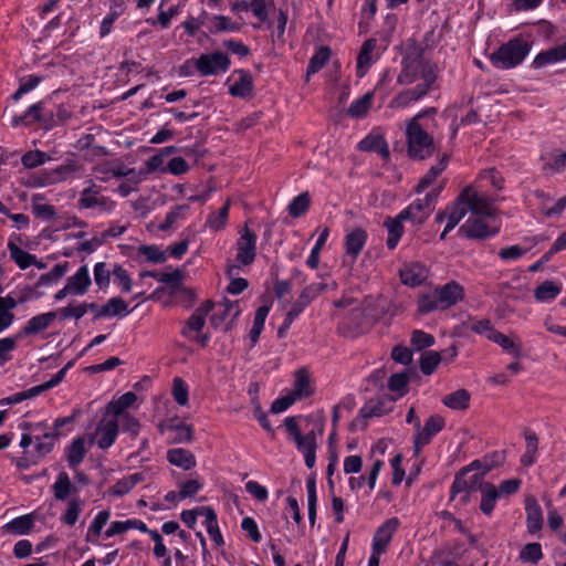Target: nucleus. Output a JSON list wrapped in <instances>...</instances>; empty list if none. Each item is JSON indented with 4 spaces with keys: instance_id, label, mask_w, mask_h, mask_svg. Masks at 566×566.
Returning <instances> with one entry per match:
<instances>
[{
    "instance_id": "052dcab7",
    "label": "nucleus",
    "mask_w": 566,
    "mask_h": 566,
    "mask_svg": "<svg viewBox=\"0 0 566 566\" xmlns=\"http://www.w3.org/2000/svg\"><path fill=\"white\" fill-rule=\"evenodd\" d=\"M441 360L440 354L434 350L424 352L421 355L420 368L424 375H430L434 371Z\"/></svg>"
},
{
    "instance_id": "680f3d73",
    "label": "nucleus",
    "mask_w": 566,
    "mask_h": 566,
    "mask_svg": "<svg viewBox=\"0 0 566 566\" xmlns=\"http://www.w3.org/2000/svg\"><path fill=\"white\" fill-rule=\"evenodd\" d=\"M310 206V196L306 192H303L296 196L287 207L289 213L292 217H301Z\"/></svg>"
},
{
    "instance_id": "a19ab883",
    "label": "nucleus",
    "mask_w": 566,
    "mask_h": 566,
    "mask_svg": "<svg viewBox=\"0 0 566 566\" xmlns=\"http://www.w3.org/2000/svg\"><path fill=\"white\" fill-rule=\"evenodd\" d=\"M67 270V262L55 264L50 272L39 277L36 286H48L57 283L66 274Z\"/></svg>"
},
{
    "instance_id": "ddd939ff",
    "label": "nucleus",
    "mask_w": 566,
    "mask_h": 566,
    "mask_svg": "<svg viewBox=\"0 0 566 566\" xmlns=\"http://www.w3.org/2000/svg\"><path fill=\"white\" fill-rule=\"evenodd\" d=\"M73 365V361H69L62 369H60L52 378L41 385L34 386L24 391L11 395V401L13 405L20 403L27 399L34 398L42 392L56 387L65 377L66 370Z\"/></svg>"
},
{
    "instance_id": "cd10ccee",
    "label": "nucleus",
    "mask_w": 566,
    "mask_h": 566,
    "mask_svg": "<svg viewBox=\"0 0 566 566\" xmlns=\"http://www.w3.org/2000/svg\"><path fill=\"white\" fill-rule=\"evenodd\" d=\"M390 400L382 398L369 399L359 410L363 418L381 417L391 410Z\"/></svg>"
},
{
    "instance_id": "09e8293b",
    "label": "nucleus",
    "mask_w": 566,
    "mask_h": 566,
    "mask_svg": "<svg viewBox=\"0 0 566 566\" xmlns=\"http://www.w3.org/2000/svg\"><path fill=\"white\" fill-rule=\"evenodd\" d=\"M229 208H230V202L227 201L223 205V207H221L217 212L210 213L206 221V226L214 231H219V230L223 229L228 221Z\"/></svg>"
},
{
    "instance_id": "7ed1b4c3",
    "label": "nucleus",
    "mask_w": 566,
    "mask_h": 566,
    "mask_svg": "<svg viewBox=\"0 0 566 566\" xmlns=\"http://www.w3.org/2000/svg\"><path fill=\"white\" fill-rule=\"evenodd\" d=\"M428 113H436V109L419 112L407 124L408 154L413 159L423 160L434 153L433 138L419 124L420 118Z\"/></svg>"
},
{
    "instance_id": "c756f323",
    "label": "nucleus",
    "mask_w": 566,
    "mask_h": 566,
    "mask_svg": "<svg viewBox=\"0 0 566 566\" xmlns=\"http://www.w3.org/2000/svg\"><path fill=\"white\" fill-rule=\"evenodd\" d=\"M480 509L483 512V514L491 515L495 507L496 501L500 499L497 489L495 485L491 483H484L483 485H480Z\"/></svg>"
},
{
    "instance_id": "e2e57ef3",
    "label": "nucleus",
    "mask_w": 566,
    "mask_h": 566,
    "mask_svg": "<svg viewBox=\"0 0 566 566\" xmlns=\"http://www.w3.org/2000/svg\"><path fill=\"white\" fill-rule=\"evenodd\" d=\"M82 509H83L82 501H80L77 499H72L69 502L67 509L62 516V521L70 526L74 525L78 520V515L82 512Z\"/></svg>"
},
{
    "instance_id": "79ce46f5",
    "label": "nucleus",
    "mask_w": 566,
    "mask_h": 566,
    "mask_svg": "<svg viewBox=\"0 0 566 566\" xmlns=\"http://www.w3.org/2000/svg\"><path fill=\"white\" fill-rule=\"evenodd\" d=\"M336 282H332L331 284L325 282H318V283H312L307 285L300 294V298L305 302L307 305L318 297L323 292L326 290H335L336 289Z\"/></svg>"
},
{
    "instance_id": "bf43d9fd",
    "label": "nucleus",
    "mask_w": 566,
    "mask_h": 566,
    "mask_svg": "<svg viewBox=\"0 0 566 566\" xmlns=\"http://www.w3.org/2000/svg\"><path fill=\"white\" fill-rule=\"evenodd\" d=\"M168 431L172 434L174 442H187L192 440V429L186 423H177L167 427Z\"/></svg>"
},
{
    "instance_id": "f03ea898",
    "label": "nucleus",
    "mask_w": 566,
    "mask_h": 566,
    "mask_svg": "<svg viewBox=\"0 0 566 566\" xmlns=\"http://www.w3.org/2000/svg\"><path fill=\"white\" fill-rule=\"evenodd\" d=\"M464 297L463 287L455 281L422 294L418 300V311L428 314L433 311H444L461 302Z\"/></svg>"
},
{
    "instance_id": "8fccbe9b",
    "label": "nucleus",
    "mask_w": 566,
    "mask_h": 566,
    "mask_svg": "<svg viewBox=\"0 0 566 566\" xmlns=\"http://www.w3.org/2000/svg\"><path fill=\"white\" fill-rule=\"evenodd\" d=\"M206 511V528L210 536V538L216 543V545L221 546L223 545V537L221 535L220 528L218 526L217 521V514L216 512L211 510H205Z\"/></svg>"
},
{
    "instance_id": "6ab92c4d",
    "label": "nucleus",
    "mask_w": 566,
    "mask_h": 566,
    "mask_svg": "<svg viewBox=\"0 0 566 566\" xmlns=\"http://www.w3.org/2000/svg\"><path fill=\"white\" fill-rule=\"evenodd\" d=\"M239 314L240 310L237 302L223 300L217 304L216 311L210 318V323L214 328L224 326V331H228L230 325L224 324L227 318L230 315H232V318H235Z\"/></svg>"
},
{
    "instance_id": "412c9836",
    "label": "nucleus",
    "mask_w": 566,
    "mask_h": 566,
    "mask_svg": "<svg viewBox=\"0 0 566 566\" xmlns=\"http://www.w3.org/2000/svg\"><path fill=\"white\" fill-rule=\"evenodd\" d=\"M367 240V233L361 228H355L347 232L345 237V250L352 261H356Z\"/></svg>"
},
{
    "instance_id": "473e14b6",
    "label": "nucleus",
    "mask_w": 566,
    "mask_h": 566,
    "mask_svg": "<svg viewBox=\"0 0 566 566\" xmlns=\"http://www.w3.org/2000/svg\"><path fill=\"white\" fill-rule=\"evenodd\" d=\"M358 147L364 151H376L381 155L382 158L389 157L388 145L385 139L378 135H369L365 137L359 142Z\"/></svg>"
},
{
    "instance_id": "393cba45",
    "label": "nucleus",
    "mask_w": 566,
    "mask_h": 566,
    "mask_svg": "<svg viewBox=\"0 0 566 566\" xmlns=\"http://www.w3.org/2000/svg\"><path fill=\"white\" fill-rule=\"evenodd\" d=\"M566 60V43L548 49L536 55L533 65L536 69Z\"/></svg>"
},
{
    "instance_id": "aec40b11",
    "label": "nucleus",
    "mask_w": 566,
    "mask_h": 566,
    "mask_svg": "<svg viewBox=\"0 0 566 566\" xmlns=\"http://www.w3.org/2000/svg\"><path fill=\"white\" fill-rule=\"evenodd\" d=\"M399 274L405 285L415 287L421 285L427 280L428 270L421 263H410L405 265Z\"/></svg>"
},
{
    "instance_id": "2eb2a0df",
    "label": "nucleus",
    "mask_w": 566,
    "mask_h": 566,
    "mask_svg": "<svg viewBox=\"0 0 566 566\" xmlns=\"http://www.w3.org/2000/svg\"><path fill=\"white\" fill-rule=\"evenodd\" d=\"M230 60L222 52L202 54L197 61V70L202 75H213L219 72H226L229 69Z\"/></svg>"
},
{
    "instance_id": "f8f14e48",
    "label": "nucleus",
    "mask_w": 566,
    "mask_h": 566,
    "mask_svg": "<svg viewBox=\"0 0 566 566\" xmlns=\"http://www.w3.org/2000/svg\"><path fill=\"white\" fill-rule=\"evenodd\" d=\"M33 123H39L45 128H50L53 125V113L45 111L41 102L31 105L21 116L13 117L11 125L12 127H18Z\"/></svg>"
},
{
    "instance_id": "49530a36",
    "label": "nucleus",
    "mask_w": 566,
    "mask_h": 566,
    "mask_svg": "<svg viewBox=\"0 0 566 566\" xmlns=\"http://www.w3.org/2000/svg\"><path fill=\"white\" fill-rule=\"evenodd\" d=\"M143 479L142 473H134L128 476H124L112 486V493L119 496L125 495L142 482Z\"/></svg>"
},
{
    "instance_id": "a18cd8bd",
    "label": "nucleus",
    "mask_w": 566,
    "mask_h": 566,
    "mask_svg": "<svg viewBox=\"0 0 566 566\" xmlns=\"http://www.w3.org/2000/svg\"><path fill=\"white\" fill-rule=\"evenodd\" d=\"M312 392L311 386H310V378L304 369H298L295 373V380H294V389L292 394L296 397V399H302L305 397H308Z\"/></svg>"
},
{
    "instance_id": "a211bd4d",
    "label": "nucleus",
    "mask_w": 566,
    "mask_h": 566,
    "mask_svg": "<svg viewBox=\"0 0 566 566\" xmlns=\"http://www.w3.org/2000/svg\"><path fill=\"white\" fill-rule=\"evenodd\" d=\"M56 316L57 313L52 311L31 317L18 333L17 337L21 338L45 331L53 323Z\"/></svg>"
},
{
    "instance_id": "9d476101",
    "label": "nucleus",
    "mask_w": 566,
    "mask_h": 566,
    "mask_svg": "<svg viewBox=\"0 0 566 566\" xmlns=\"http://www.w3.org/2000/svg\"><path fill=\"white\" fill-rule=\"evenodd\" d=\"M87 186L80 192L77 206L81 209H95L98 213H111L116 203L102 195V188L88 180Z\"/></svg>"
},
{
    "instance_id": "6e6552de",
    "label": "nucleus",
    "mask_w": 566,
    "mask_h": 566,
    "mask_svg": "<svg viewBox=\"0 0 566 566\" xmlns=\"http://www.w3.org/2000/svg\"><path fill=\"white\" fill-rule=\"evenodd\" d=\"M459 202L467 208L470 216H486L493 218L497 216V209L491 198L476 191L472 186H467L459 195Z\"/></svg>"
},
{
    "instance_id": "58836bf2",
    "label": "nucleus",
    "mask_w": 566,
    "mask_h": 566,
    "mask_svg": "<svg viewBox=\"0 0 566 566\" xmlns=\"http://www.w3.org/2000/svg\"><path fill=\"white\" fill-rule=\"evenodd\" d=\"M3 527L10 534L24 535L32 530L33 517L30 514L22 515L8 522Z\"/></svg>"
},
{
    "instance_id": "4c0bfd02",
    "label": "nucleus",
    "mask_w": 566,
    "mask_h": 566,
    "mask_svg": "<svg viewBox=\"0 0 566 566\" xmlns=\"http://www.w3.org/2000/svg\"><path fill=\"white\" fill-rule=\"evenodd\" d=\"M470 394L465 389H458L454 392L446 395L442 402L448 408L463 410L469 407Z\"/></svg>"
},
{
    "instance_id": "864d4df0",
    "label": "nucleus",
    "mask_w": 566,
    "mask_h": 566,
    "mask_svg": "<svg viewBox=\"0 0 566 566\" xmlns=\"http://www.w3.org/2000/svg\"><path fill=\"white\" fill-rule=\"evenodd\" d=\"M522 563L537 564L543 558V551L539 543H528L520 552Z\"/></svg>"
},
{
    "instance_id": "4468645a",
    "label": "nucleus",
    "mask_w": 566,
    "mask_h": 566,
    "mask_svg": "<svg viewBox=\"0 0 566 566\" xmlns=\"http://www.w3.org/2000/svg\"><path fill=\"white\" fill-rule=\"evenodd\" d=\"M444 427V420L440 416H431L428 418L423 427H419L416 431L413 448L415 452L418 454L421 449L427 446L433 436L440 432Z\"/></svg>"
},
{
    "instance_id": "c9c22d12",
    "label": "nucleus",
    "mask_w": 566,
    "mask_h": 566,
    "mask_svg": "<svg viewBox=\"0 0 566 566\" xmlns=\"http://www.w3.org/2000/svg\"><path fill=\"white\" fill-rule=\"evenodd\" d=\"M374 101V93L367 92L361 97L355 99L348 107L347 114L353 118H363L367 115Z\"/></svg>"
},
{
    "instance_id": "de8ad7c7",
    "label": "nucleus",
    "mask_w": 566,
    "mask_h": 566,
    "mask_svg": "<svg viewBox=\"0 0 566 566\" xmlns=\"http://www.w3.org/2000/svg\"><path fill=\"white\" fill-rule=\"evenodd\" d=\"M52 489L56 500H66L72 491V483L69 474L64 471L60 472Z\"/></svg>"
},
{
    "instance_id": "b1692460",
    "label": "nucleus",
    "mask_w": 566,
    "mask_h": 566,
    "mask_svg": "<svg viewBox=\"0 0 566 566\" xmlns=\"http://www.w3.org/2000/svg\"><path fill=\"white\" fill-rule=\"evenodd\" d=\"M167 460L170 464L181 468L186 471L195 468L197 463L192 452L182 448H174L168 450Z\"/></svg>"
},
{
    "instance_id": "4d7b16f0",
    "label": "nucleus",
    "mask_w": 566,
    "mask_h": 566,
    "mask_svg": "<svg viewBox=\"0 0 566 566\" xmlns=\"http://www.w3.org/2000/svg\"><path fill=\"white\" fill-rule=\"evenodd\" d=\"M62 319L75 318L80 319L87 313V303L69 304L55 311Z\"/></svg>"
},
{
    "instance_id": "3c124183",
    "label": "nucleus",
    "mask_w": 566,
    "mask_h": 566,
    "mask_svg": "<svg viewBox=\"0 0 566 566\" xmlns=\"http://www.w3.org/2000/svg\"><path fill=\"white\" fill-rule=\"evenodd\" d=\"M331 57V50L327 46H321L316 53L310 59L307 66V76L318 72Z\"/></svg>"
},
{
    "instance_id": "7c9ffc66",
    "label": "nucleus",
    "mask_w": 566,
    "mask_h": 566,
    "mask_svg": "<svg viewBox=\"0 0 566 566\" xmlns=\"http://www.w3.org/2000/svg\"><path fill=\"white\" fill-rule=\"evenodd\" d=\"M137 396L128 391L124 395H122L117 400H113L107 405L106 413L112 416L113 418H118L123 415H128L126 410L133 406V403L136 401Z\"/></svg>"
},
{
    "instance_id": "a878e982",
    "label": "nucleus",
    "mask_w": 566,
    "mask_h": 566,
    "mask_svg": "<svg viewBox=\"0 0 566 566\" xmlns=\"http://www.w3.org/2000/svg\"><path fill=\"white\" fill-rule=\"evenodd\" d=\"M526 526L531 534H535L541 531L543 526V513L542 509L535 499L527 500L526 502Z\"/></svg>"
},
{
    "instance_id": "4be33fe9",
    "label": "nucleus",
    "mask_w": 566,
    "mask_h": 566,
    "mask_svg": "<svg viewBox=\"0 0 566 566\" xmlns=\"http://www.w3.org/2000/svg\"><path fill=\"white\" fill-rule=\"evenodd\" d=\"M238 77L229 86L230 95L234 97H248L253 91V78L252 75L244 70L235 71Z\"/></svg>"
},
{
    "instance_id": "37998d69",
    "label": "nucleus",
    "mask_w": 566,
    "mask_h": 566,
    "mask_svg": "<svg viewBox=\"0 0 566 566\" xmlns=\"http://www.w3.org/2000/svg\"><path fill=\"white\" fill-rule=\"evenodd\" d=\"M43 196L34 195L31 199V209L35 217L50 220L55 216V208L52 205L43 202Z\"/></svg>"
},
{
    "instance_id": "774afa93",
    "label": "nucleus",
    "mask_w": 566,
    "mask_h": 566,
    "mask_svg": "<svg viewBox=\"0 0 566 566\" xmlns=\"http://www.w3.org/2000/svg\"><path fill=\"white\" fill-rule=\"evenodd\" d=\"M565 168H566V153L553 155L551 160L547 161L543 166V169L551 174L560 172Z\"/></svg>"
},
{
    "instance_id": "0eeeda50",
    "label": "nucleus",
    "mask_w": 566,
    "mask_h": 566,
    "mask_svg": "<svg viewBox=\"0 0 566 566\" xmlns=\"http://www.w3.org/2000/svg\"><path fill=\"white\" fill-rule=\"evenodd\" d=\"M442 190V186L433 187L424 198L412 201L407 208L401 210L400 219H406L415 224H422L434 210L438 197Z\"/></svg>"
},
{
    "instance_id": "72a5a7b5",
    "label": "nucleus",
    "mask_w": 566,
    "mask_h": 566,
    "mask_svg": "<svg viewBox=\"0 0 566 566\" xmlns=\"http://www.w3.org/2000/svg\"><path fill=\"white\" fill-rule=\"evenodd\" d=\"M449 161V156L444 154L439 163L434 166H432L428 172L420 179L419 184L416 187V191L422 192L424 189H427L430 185L433 184V181L437 179V177L447 168Z\"/></svg>"
},
{
    "instance_id": "423d86ee",
    "label": "nucleus",
    "mask_w": 566,
    "mask_h": 566,
    "mask_svg": "<svg viewBox=\"0 0 566 566\" xmlns=\"http://www.w3.org/2000/svg\"><path fill=\"white\" fill-rule=\"evenodd\" d=\"M239 239L237 240V255L234 259V264L229 265L228 273L233 274L235 270H240L241 266L250 265L254 262L256 256V241L258 235L254 231H252L248 227V222L244 223V227L239 231Z\"/></svg>"
},
{
    "instance_id": "69168bd1",
    "label": "nucleus",
    "mask_w": 566,
    "mask_h": 566,
    "mask_svg": "<svg viewBox=\"0 0 566 566\" xmlns=\"http://www.w3.org/2000/svg\"><path fill=\"white\" fill-rule=\"evenodd\" d=\"M409 376L407 373H397L390 376L388 380V388L394 392H398L399 396H402L406 391Z\"/></svg>"
},
{
    "instance_id": "5701e85b",
    "label": "nucleus",
    "mask_w": 566,
    "mask_h": 566,
    "mask_svg": "<svg viewBox=\"0 0 566 566\" xmlns=\"http://www.w3.org/2000/svg\"><path fill=\"white\" fill-rule=\"evenodd\" d=\"M66 285L70 287L72 295H84L91 285L87 265H82L74 275L69 276Z\"/></svg>"
},
{
    "instance_id": "ea45409f",
    "label": "nucleus",
    "mask_w": 566,
    "mask_h": 566,
    "mask_svg": "<svg viewBox=\"0 0 566 566\" xmlns=\"http://www.w3.org/2000/svg\"><path fill=\"white\" fill-rule=\"evenodd\" d=\"M86 452L84 438L78 437L74 439L67 450L70 467L75 469L84 460Z\"/></svg>"
},
{
    "instance_id": "c85d7f7f",
    "label": "nucleus",
    "mask_w": 566,
    "mask_h": 566,
    "mask_svg": "<svg viewBox=\"0 0 566 566\" xmlns=\"http://www.w3.org/2000/svg\"><path fill=\"white\" fill-rule=\"evenodd\" d=\"M129 314L126 302L120 297L109 298L95 314V318L126 316Z\"/></svg>"
},
{
    "instance_id": "dca6fc26",
    "label": "nucleus",
    "mask_w": 566,
    "mask_h": 566,
    "mask_svg": "<svg viewBox=\"0 0 566 566\" xmlns=\"http://www.w3.org/2000/svg\"><path fill=\"white\" fill-rule=\"evenodd\" d=\"M399 520L390 517L386 520L375 532L373 537V549L376 553H386L387 547L399 527Z\"/></svg>"
},
{
    "instance_id": "f257e3e1",
    "label": "nucleus",
    "mask_w": 566,
    "mask_h": 566,
    "mask_svg": "<svg viewBox=\"0 0 566 566\" xmlns=\"http://www.w3.org/2000/svg\"><path fill=\"white\" fill-rule=\"evenodd\" d=\"M437 80L436 65L423 61L420 57H408L402 60V70L398 75V83L401 85L417 84L413 88H408L399 93L391 99L389 107L401 108L412 102H417L426 96Z\"/></svg>"
},
{
    "instance_id": "e433bc0d",
    "label": "nucleus",
    "mask_w": 566,
    "mask_h": 566,
    "mask_svg": "<svg viewBox=\"0 0 566 566\" xmlns=\"http://www.w3.org/2000/svg\"><path fill=\"white\" fill-rule=\"evenodd\" d=\"M8 250L10 252L11 259L22 270H25L35 263V255L22 250L12 240H9L8 242Z\"/></svg>"
},
{
    "instance_id": "39448f33",
    "label": "nucleus",
    "mask_w": 566,
    "mask_h": 566,
    "mask_svg": "<svg viewBox=\"0 0 566 566\" xmlns=\"http://www.w3.org/2000/svg\"><path fill=\"white\" fill-rule=\"evenodd\" d=\"M286 431L296 444L297 450L304 455L305 464L308 469L314 468L316 461L317 441L315 431L312 430L302 434L297 421L294 417H287L284 420Z\"/></svg>"
},
{
    "instance_id": "13d9d810",
    "label": "nucleus",
    "mask_w": 566,
    "mask_h": 566,
    "mask_svg": "<svg viewBox=\"0 0 566 566\" xmlns=\"http://www.w3.org/2000/svg\"><path fill=\"white\" fill-rule=\"evenodd\" d=\"M213 29L211 32L221 33V32H239L241 30V24L231 21L230 18L226 15H214L212 18Z\"/></svg>"
},
{
    "instance_id": "f3484780",
    "label": "nucleus",
    "mask_w": 566,
    "mask_h": 566,
    "mask_svg": "<svg viewBox=\"0 0 566 566\" xmlns=\"http://www.w3.org/2000/svg\"><path fill=\"white\" fill-rule=\"evenodd\" d=\"M213 307L214 304L211 301L202 303L188 318L185 327L181 329V334L186 337H192L193 333L200 332L205 325L206 316Z\"/></svg>"
},
{
    "instance_id": "0e129e2a",
    "label": "nucleus",
    "mask_w": 566,
    "mask_h": 566,
    "mask_svg": "<svg viewBox=\"0 0 566 566\" xmlns=\"http://www.w3.org/2000/svg\"><path fill=\"white\" fill-rule=\"evenodd\" d=\"M158 282L166 283L171 287H179L182 282L184 274L180 270H174L171 272L151 273Z\"/></svg>"
},
{
    "instance_id": "5fc2aeb1",
    "label": "nucleus",
    "mask_w": 566,
    "mask_h": 566,
    "mask_svg": "<svg viewBox=\"0 0 566 566\" xmlns=\"http://www.w3.org/2000/svg\"><path fill=\"white\" fill-rule=\"evenodd\" d=\"M306 490H307V507H308V521L313 526L316 521V482L314 478H308L306 481Z\"/></svg>"
},
{
    "instance_id": "f704fd0d",
    "label": "nucleus",
    "mask_w": 566,
    "mask_h": 566,
    "mask_svg": "<svg viewBox=\"0 0 566 566\" xmlns=\"http://www.w3.org/2000/svg\"><path fill=\"white\" fill-rule=\"evenodd\" d=\"M563 290L559 282L545 281L534 291V296L538 302H548L556 298Z\"/></svg>"
},
{
    "instance_id": "bb28decb",
    "label": "nucleus",
    "mask_w": 566,
    "mask_h": 566,
    "mask_svg": "<svg viewBox=\"0 0 566 566\" xmlns=\"http://www.w3.org/2000/svg\"><path fill=\"white\" fill-rule=\"evenodd\" d=\"M376 49V40H366L357 56V75L363 77L374 62L373 53Z\"/></svg>"
},
{
    "instance_id": "338daca9",
    "label": "nucleus",
    "mask_w": 566,
    "mask_h": 566,
    "mask_svg": "<svg viewBox=\"0 0 566 566\" xmlns=\"http://www.w3.org/2000/svg\"><path fill=\"white\" fill-rule=\"evenodd\" d=\"M118 427L122 426L124 432L129 433L133 438H136L139 433L140 424L138 420L130 413L119 416Z\"/></svg>"
},
{
    "instance_id": "603ef678",
    "label": "nucleus",
    "mask_w": 566,
    "mask_h": 566,
    "mask_svg": "<svg viewBox=\"0 0 566 566\" xmlns=\"http://www.w3.org/2000/svg\"><path fill=\"white\" fill-rule=\"evenodd\" d=\"M525 441H526L525 452L521 458V462L524 465L530 467L535 462V455L537 452L538 440L534 432L527 431L525 433Z\"/></svg>"
},
{
    "instance_id": "9b49d317",
    "label": "nucleus",
    "mask_w": 566,
    "mask_h": 566,
    "mask_svg": "<svg viewBox=\"0 0 566 566\" xmlns=\"http://www.w3.org/2000/svg\"><path fill=\"white\" fill-rule=\"evenodd\" d=\"M118 431V419L106 413L98 421L90 442L96 443L102 450H106L116 441Z\"/></svg>"
},
{
    "instance_id": "6e6d98bb",
    "label": "nucleus",
    "mask_w": 566,
    "mask_h": 566,
    "mask_svg": "<svg viewBox=\"0 0 566 566\" xmlns=\"http://www.w3.org/2000/svg\"><path fill=\"white\" fill-rule=\"evenodd\" d=\"M328 234H329L328 228H324L322 230V232L319 233L318 239H317L315 245L313 247L310 256L306 260V264L311 269H316L318 266L319 254H321V251H322L324 244L327 241Z\"/></svg>"
},
{
    "instance_id": "c03bdc74",
    "label": "nucleus",
    "mask_w": 566,
    "mask_h": 566,
    "mask_svg": "<svg viewBox=\"0 0 566 566\" xmlns=\"http://www.w3.org/2000/svg\"><path fill=\"white\" fill-rule=\"evenodd\" d=\"M489 340L500 345L505 352L511 354L513 357L518 358L521 356V346L516 344L509 336L495 331L489 335Z\"/></svg>"
},
{
    "instance_id": "1a4fd4ad",
    "label": "nucleus",
    "mask_w": 566,
    "mask_h": 566,
    "mask_svg": "<svg viewBox=\"0 0 566 566\" xmlns=\"http://www.w3.org/2000/svg\"><path fill=\"white\" fill-rule=\"evenodd\" d=\"M500 231L496 217L469 216L467 221L459 228V233L469 239H486L494 237Z\"/></svg>"
},
{
    "instance_id": "2f4dec72",
    "label": "nucleus",
    "mask_w": 566,
    "mask_h": 566,
    "mask_svg": "<svg viewBox=\"0 0 566 566\" xmlns=\"http://www.w3.org/2000/svg\"><path fill=\"white\" fill-rule=\"evenodd\" d=\"M402 221H406V219H400V213H398L396 218H387L384 222L388 231L387 247L390 250L397 247L403 233Z\"/></svg>"
},
{
    "instance_id": "20e7f679",
    "label": "nucleus",
    "mask_w": 566,
    "mask_h": 566,
    "mask_svg": "<svg viewBox=\"0 0 566 566\" xmlns=\"http://www.w3.org/2000/svg\"><path fill=\"white\" fill-rule=\"evenodd\" d=\"M531 51V43L523 38H514L502 44L490 56L492 64L502 70H509L521 64Z\"/></svg>"
}]
</instances>
